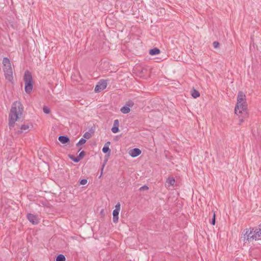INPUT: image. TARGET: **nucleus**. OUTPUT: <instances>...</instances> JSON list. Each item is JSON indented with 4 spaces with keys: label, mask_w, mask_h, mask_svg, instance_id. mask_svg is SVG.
<instances>
[{
    "label": "nucleus",
    "mask_w": 261,
    "mask_h": 261,
    "mask_svg": "<svg viewBox=\"0 0 261 261\" xmlns=\"http://www.w3.org/2000/svg\"><path fill=\"white\" fill-rule=\"evenodd\" d=\"M23 106L20 101H16L12 105L9 115V126L10 129L14 126L15 122L22 115Z\"/></svg>",
    "instance_id": "obj_1"
},
{
    "label": "nucleus",
    "mask_w": 261,
    "mask_h": 261,
    "mask_svg": "<svg viewBox=\"0 0 261 261\" xmlns=\"http://www.w3.org/2000/svg\"><path fill=\"white\" fill-rule=\"evenodd\" d=\"M119 211H117V210H114L113 212V221L114 223H117L118 221V215H119Z\"/></svg>",
    "instance_id": "obj_11"
},
{
    "label": "nucleus",
    "mask_w": 261,
    "mask_h": 261,
    "mask_svg": "<svg viewBox=\"0 0 261 261\" xmlns=\"http://www.w3.org/2000/svg\"><path fill=\"white\" fill-rule=\"evenodd\" d=\"M213 46L214 48H217L219 47V43L218 41H215L213 42Z\"/></svg>",
    "instance_id": "obj_27"
},
{
    "label": "nucleus",
    "mask_w": 261,
    "mask_h": 261,
    "mask_svg": "<svg viewBox=\"0 0 261 261\" xmlns=\"http://www.w3.org/2000/svg\"><path fill=\"white\" fill-rule=\"evenodd\" d=\"M120 203L119 202H118L115 206V210H117V211H120Z\"/></svg>",
    "instance_id": "obj_29"
},
{
    "label": "nucleus",
    "mask_w": 261,
    "mask_h": 261,
    "mask_svg": "<svg viewBox=\"0 0 261 261\" xmlns=\"http://www.w3.org/2000/svg\"><path fill=\"white\" fill-rule=\"evenodd\" d=\"M58 139L62 144H66L70 142L69 138L65 136H60Z\"/></svg>",
    "instance_id": "obj_10"
},
{
    "label": "nucleus",
    "mask_w": 261,
    "mask_h": 261,
    "mask_svg": "<svg viewBox=\"0 0 261 261\" xmlns=\"http://www.w3.org/2000/svg\"><path fill=\"white\" fill-rule=\"evenodd\" d=\"M27 218L33 224L36 225L39 223L37 216L32 214H28L27 215Z\"/></svg>",
    "instance_id": "obj_7"
},
{
    "label": "nucleus",
    "mask_w": 261,
    "mask_h": 261,
    "mask_svg": "<svg viewBox=\"0 0 261 261\" xmlns=\"http://www.w3.org/2000/svg\"><path fill=\"white\" fill-rule=\"evenodd\" d=\"M85 154H86L85 152L84 151H82L80 153V154H79V155H77V156L81 160L84 157V156L85 155Z\"/></svg>",
    "instance_id": "obj_25"
},
{
    "label": "nucleus",
    "mask_w": 261,
    "mask_h": 261,
    "mask_svg": "<svg viewBox=\"0 0 261 261\" xmlns=\"http://www.w3.org/2000/svg\"><path fill=\"white\" fill-rule=\"evenodd\" d=\"M87 183V180L86 179H83L81 180L80 184L82 185H86Z\"/></svg>",
    "instance_id": "obj_28"
},
{
    "label": "nucleus",
    "mask_w": 261,
    "mask_h": 261,
    "mask_svg": "<svg viewBox=\"0 0 261 261\" xmlns=\"http://www.w3.org/2000/svg\"><path fill=\"white\" fill-rule=\"evenodd\" d=\"M69 158H70V159H71L73 162L75 163H77L80 161V159L78 158L77 156L75 157L73 155H70Z\"/></svg>",
    "instance_id": "obj_21"
},
{
    "label": "nucleus",
    "mask_w": 261,
    "mask_h": 261,
    "mask_svg": "<svg viewBox=\"0 0 261 261\" xmlns=\"http://www.w3.org/2000/svg\"><path fill=\"white\" fill-rule=\"evenodd\" d=\"M107 82L106 80H101L95 86L94 91L95 92H100L106 88Z\"/></svg>",
    "instance_id": "obj_6"
},
{
    "label": "nucleus",
    "mask_w": 261,
    "mask_h": 261,
    "mask_svg": "<svg viewBox=\"0 0 261 261\" xmlns=\"http://www.w3.org/2000/svg\"><path fill=\"white\" fill-rule=\"evenodd\" d=\"M234 113L237 115H239L240 114H243L244 117H246L248 115L246 96L242 91H240L238 93L237 103L234 109Z\"/></svg>",
    "instance_id": "obj_3"
},
{
    "label": "nucleus",
    "mask_w": 261,
    "mask_h": 261,
    "mask_svg": "<svg viewBox=\"0 0 261 261\" xmlns=\"http://www.w3.org/2000/svg\"><path fill=\"white\" fill-rule=\"evenodd\" d=\"M86 142V139L84 138H81L80 141L77 142V143L76 144V146L77 147H79L83 144H84Z\"/></svg>",
    "instance_id": "obj_20"
},
{
    "label": "nucleus",
    "mask_w": 261,
    "mask_h": 261,
    "mask_svg": "<svg viewBox=\"0 0 261 261\" xmlns=\"http://www.w3.org/2000/svg\"><path fill=\"white\" fill-rule=\"evenodd\" d=\"M131 103H132L131 104H129V107H130V106H132L133 105V104H134L133 102H131Z\"/></svg>",
    "instance_id": "obj_33"
},
{
    "label": "nucleus",
    "mask_w": 261,
    "mask_h": 261,
    "mask_svg": "<svg viewBox=\"0 0 261 261\" xmlns=\"http://www.w3.org/2000/svg\"><path fill=\"white\" fill-rule=\"evenodd\" d=\"M175 182V181L173 177H169L166 181L168 186H173Z\"/></svg>",
    "instance_id": "obj_16"
},
{
    "label": "nucleus",
    "mask_w": 261,
    "mask_h": 261,
    "mask_svg": "<svg viewBox=\"0 0 261 261\" xmlns=\"http://www.w3.org/2000/svg\"><path fill=\"white\" fill-rule=\"evenodd\" d=\"M242 238L244 243L261 240V224L254 228L244 230Z\"/></svg>",
    "instance_id": "obj_2"
},
{
    "label": "nucleus",
    "mask_w": 261,
    "mask_h": 261,
    "mask_svg": "<svg viewBox=\"0 0 261 261\" xmlns=\"http://www.w3.org/2000/svg\"><path fill=\"white\" fill-rule=\"evenodd\" d=\"M130 108L126 106H123L120 109V111L123 114H127L130 112Z\"/></svg>",
    "instance_id": "obj_14"
},
{
    "label": "nucleus",
    "mask_w": 261,
    "mask_h": 261,
    "mask_svg": "<svg viewBox=\"0 0 261 261\" xmlns=\"http://www.w3.org/2000/svg\"><path fill=\"white\" fill-rule=\"evenodd\" d=\"M110 143H111V142H110V141H108V142L105 144V145H106V146L108 145V146H109V145L110 144Z\"/></svg>",
    "instance_id": "obj_32"
},
{
    "label": "nucleus",
    "mask_w": 261,
    "mask_h": 261,
    "mask_svg": "<svg viewBox=\"0 0 261 261\" xmlns=\"http://www.w3.org/2000/svg\"><path fill=\"white\" fill-rule=\"evenodd\" d=\"M105 166V164H104L102 166V168H101V174L100 175V176L99 177H100L101 176H102V172H103V168H104V167Z\"/></svg>",
    "instance_id": "obj_31"
},
{
    "label": "nucleus",
    "mask_w": 261,
    "mask_h": 261,
    "mask_svg": "<svg viewBox=\"0 0 261 261\" xmlns=\"http://www.w3.org/2000/svg\"><path fill=\"white\" fill-rule=\"evenodd\" d=\"M141 153V150L138 148H135L129 151V154L133 158L139 156Z\"/></svg>",
    "instance_id": "obj_8"
},
{
    "label": "nucleus",
    "mask_w": 261,
    "mask_h": 261,
    "mask_svg": "<svg viewBox=\"0 0 261 261\" xmlns=\"http://www.w3.org/2000/svg\"><path fill=\"white\" fill-rule=\"evenodd\" d=\"M102 150L105 153H108L109 154H110L111 152V150L108 145H105Z\"/></svg>",
    "instance_id": "obj_19"
},
{
    "label": "nucleus",
    "mask_w": 261,
    "mask_h": 261,
    "mask_svg": "<svg viewBox=\"0 0 261 261\" xmlns=\"http://www.w3.org/2000/svg\"><path fill=\"white\" fill-rule=\"evenodd\" d=\"M30 128V125H28V124H23V125H22L21 127H20V129L21 130L18 132L19 133H22V130H28Z\"/></svg>",
    "instance_id": "obj_17"
},
{
    "label": "nucleus",
    "mask_w": 261,
    "mask_h": 261,
    "mask_svg": "<svg viewBox=\"0 0 261 261\" xmlns=\"http://www.w3.org/2000/svg\"><path fill=\"white\" fill-rule=\"evenodd\" d=\"M119 122L118 119H116L114 121L113 126L112 127L111 130L113 133H117L119 131Z\"/></svg>",
    "instance_id": "obj_9"
},
{
    "label": "nucleus",
    "mask_w": 261,
    "mask_h": 261,
    "mask_svg": "<svg viewBox=\"0 0 261 261\" xmlns=\"http://www.w3.org/2000/svg\"><path fill=\"white\" fill-rule=\"evenodd\" d=\"M160 53V50L156 47H155V48L150 49L149 52V54L152 56L158 55Z\"/></svg>",
    "instance_id": "obj_12"
},
{
    "label": "nucleus",
    "mask_w": 261,
    "mask_h": 261,
    "mask_svg": "<svg viewBox=\"0 0 261 261\" xmlns=\"http://www.w3.org/2000/svg\"><path fill=\"white\" fill-rule=\"evenodd\" d=\"M23 79L25 91L27 93L30 94L33 90V78L31 73L28 70L24 72Z\"/></svg>",
    "instance_id": "obj_4"
},
{
    "label": "nucleus",
    "mask_w": 261,
    "mask_h": 261,
    "mask_svg": "<svg viewBox=\"0 0 261 261\" xmlns=\"http://www.w3.org/2000/svg\"><path fill=\"white\" fill-rule=\"evenodd\" d=\"M191 95H192V96L194 98H196L198 97H199L200 96V93L199 92L195 90V89H193L192 91H191Z\"/></svg>",
    "instance_id": "obj_15"
},
{
    "label": "nucleus",
    "mask_w": 261,
    "mask_h": 261,
    "mask_svg": "<svg viewBox=\"0 0 261 261\" xmlns=\"http://www.w3.org/2000/svg\"><path fill=\"white\" fill-rule=\"evenodd\" d=\"M242 114V117H240L239 121V124L241 125L243 122H244V119L248 116V115L246 117H244V114Z\"/></svg>",
    "instance_id": "obj_23"
},
{
    "label": "nucleus",
    "mask_w": 261,
    "mask_h": 261,
    "mask_svg": "<svg viewBox=\"0 0 261 261\" xmlns=\"http://www.w3.org/2000/svg\"><path fill=\"white\" fill-rule=\"evenodd\" d=\"M43 111L44 113L47 114H49L50 112V110L49 108L45 106H43Z\"/></svg>",
    "instance_id": "obj_22"
},
{
    "label": "nucleus",
    "mask_w": 261,
    "mask_h": 261,
    "mask_svg": "<svg viewBox=\"0 0 261 261\" xmlns=\"http://www.w3.org/2000/svg\"><path fill=\"white\" fill-rule=\"evenodd\" d=\"M5 78L10 82H11L13 80V71L11 66H8L6 68L3 69Z\"/></svg>",
    "instance_id": "obj_5"
},
{
    "label": "nucleus",
    "mask_w": 261,
    "mask_h": 261,
    "mask_svg": "<svg viewBox=\"0 0 261 261\" xmlns=\"http://www.w3.org/2000/svg\"><path fill=\"white\" fill-rule=\"evenodd\" d=\"M148 189V187L147 186H143L140 188V191L146 190Z\"/></svg>",
    "instance_id": "obj_30"
},
{
    "label": "nucleus",
    "mask_w": 261,
    "mask_h": 261,
    "mask_svg": "<svg viewBox=\"0 0 261 261\" xmlns=\"http://www.w3.org/2000/svg\"><path fill=\"white\" fill-rule=\"evenodd\" d=\"M83 137L86 139H89L91 137V134L89 132H86L84 134Z\"/></svg>",
    "instance_id": "obj_26"
},
{
    "label": "nucleus",
    "mask_w": 261,
    "mask_h": 261,
    "mask_svg": "<svg viewBox=\"0 0 261 261\" xmlns=\"http://www.w3.org/2000/svg\"><path fill=\"white\" fill-rule=\"evenodd\" d=\"M3 64L4 66V68H6L7 67H8V66H11L9 59L6 57L4 58L3 60Z\"/></svg>",
    "instance_id": "obj_13"
},
{
    "label": "nucleus",
    "mask_w": 261,
    "mask_h": 261,
    "mask_svg": "<svg viewBox=\"0 0 261 261\" xmlns=\"http://www.w3.org/2000/svg\"><path fill=\"white\" fill-rule=\"evenodd\" d=\"M56 261H65L66 258L63 254H59L56 257Z\"/></svg>",
    "instance_id": "obj_18"
},
{
    "label": "nucleus",
    "mask_w": 261,
    "mask_h": 261,
    "mask_svg": "<svg viewBox=\"0 0 261 261\" xmlns=\"http://www.w3.org/2000/svg\"><path fill=\"white\" fill-rule=\"evenodd\" d=\"M215 223H216V215H215V213L214 212L213 214V218L212 219L211 223L213 225H214L215 224Z\"/></svg>",
    "instance_id": "obj_24"
}]
</instances>
